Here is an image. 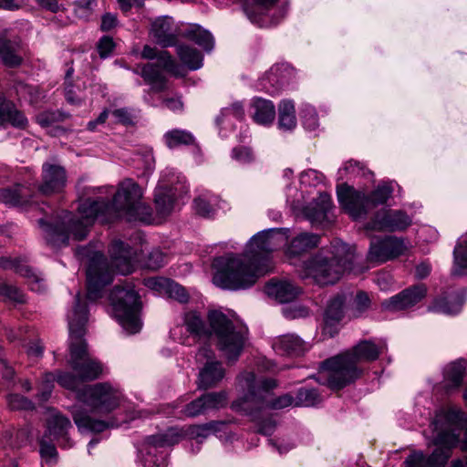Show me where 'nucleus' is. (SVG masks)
Here are the masks:
<instances>
[{
    "instance_id": "f257e3e1",
    "label": "nucleus",
    "mask_w": 467,
    "mask_h": 467,
    "mask_svg": "<svg viewBox=\"0 0 467 467\" xmlns=\"http://www.w3.org/2000/svg\"><path fill=\"white\" fill-rule=\"evenodd\" d=\"M141 197L142 191L139 184L127 179L119 184L111 202L103 198H88L79 204V216L61 211L54 220L39 219L38 224L47 244L60 247L67 244L70 236L77 241L85 239L88 227L95 219L100 220L102 223H111L119 218L150 223L152 220V210L141 201Z\"/></svg>"
},
{
    "instance_id": "f03ea898",
    "label": "nucleus",
    "mask_w": 467,
    "mask_h": 467,
    "mask_svg": "<svg viewBox=\"0 0 467 467\" xmlns=\"http://www.w3.org/2000/svg\"><path fill=\"white\" fill-rule=\"evenodd\" d=\"M67 317L71 340L68 363L76 375L59 371L57 383L65 389L78 390V400L90 407L93 412L109 413L119 406L120 392L117 389L103 382L78 389L81 383L95 380L103 372L102 364L88 354L87 342L83 339L88 308L79 293L76 295L74 306Z\"/></svg>"
},
{
    "instance_id": "7ed1b4c3",
    "label": "nucleus",
    "mask_w": 467,
    "mask_h": 467,
    "mask_svg": "<svg viewBox=\"0 0 467 467\" xmlns=\"http://www.w3.org/2000/svg\"><path fill=\"white\" fill-rule=\"evenodd\" d=\"M277 229L265 230L250 240L243 257L230 256L223 268L214 275V282L223 288L238 290L252 286L257 279L273 268L271 254L283 242Z\"/></svg>"
},
{
    "instance_id": "20e7f679",
    "label": "nucleus",
    "mask_w": 467,
    "mask_h": 467,
    "mask_svg": "<svg viewBox=\"0 0 467 467\" xmlns=\"http://www.w3.org/2000/svg\"><path fill=\"white\" fill-rule=\"evenodd\" d=\"M209 327L194 311L187 312L183 317L186 330L195 337L209 338L214 336L216 347L228 363L235 362L242 354L247 340V329L235 324L219 310H211L207 315Z\"/></svg>"
},
{
    "instance_id": "39448f33",
    "label": "nucleus",
    "mask_w": 467,
    "mask_h": 467,
    "mask_svg": "<svg viewBox=\"0 0 467 467\" xmlns=\"http://www.w3.org/2000/svg\"><path fill=\"white\" fill-rule=\"evenodd\" d=\"M111 265L101 253L96 252L89 259L87 269V298L96 301L103 296L104 287L113 281L114 270L129 275L134 269L136 252L120 240L112 242L109 249Z\"/></svg>"
},
{
    "instance_id": "423d86ee",
    "label": "nucleus",
    "mask_w": 467,
    "mask_h": 467,
    "mask_svg": "<svg viewBox=\"0 0 467 467\" xmlns=\"http://www.w3.org/2000/svg\"><path fill=\"white\" fill-rule=\"evenodd\" d=\"M382 349L369 340L359 342L348 351L322 362V377L331 389H341L358 378V363L376 360Z\"/></svg>"
},
{
    "instance_id": "0eeeda50",
    "label": "nucleus",
    "mask_w": 467,
    "mask_h": 467,
    "mask_svg": "<svg viewBox=\"0 0 467 467\" xmlns=\"http://www.w3.org/2000/svg\"><path fill=\"white\" fill-rule=\"evenodd\" d=\"M354 253L347 244L336 241L327 248H322L308 261L304 262L301 278H312L319 285H333L344 272L350 269Z\"/></svg>"
},
{
    "instance_id": "6e6552de",
    "label": "nucleus",
    "mask_w": 467,
    "mask_h": 467,
    "mask_svg": "<svg viewBox=\"0 0 467 467\" xmlns=\"http://www.w3.org/2000/svg\"><path fill=\"white\" fill-rule=\"evenodd\" d=\"M466 425L464 413L456 407L441 410L431 423L433 443L437 448L426 457L429 467H444L451 456V450L457 446L462 430Z\"/></svg>"
},
{
    "instance_id": "1a4fd4ad",
    "label": "nucleus",
    "mask_w": 467,
    "mask_h": 467,
    "mask_svg": "<svg viewBox=\"0 0 467 467\" xmlns=\"http://www.w3.org/2000/svg\"><path fill=\"white\" fill-rule=\"evenodd\" d=\"M242 380L247 390L242 400V408L247 413L252 414L254 410L264 409L283 410L295 406V399L289 393L271 398V391L278 386L275 379L257 378L254 372H245L242 375Z\"/></svg>"
},
{
    "instance_id": "9d476101",
    "label": "nucleus",
    "mask_w": 467,
    "mask_h": 467,
    "mask_svg": "<svg viewBox=\"0 0 467 467\" xmlns=\"http://www.w3.org/2000/svg\"><path fill=\"white\" fill-rule=\"evenodd\" d=\"M389 182L379 184L369 194L354 190L346 183L337 188V200L344 210L355 220L366 216L379 205L385 204L393 193Z\"/></svg>"
},
{
    "instance_id": "9b49d317",
    "label": "nucleus",
    "mask_w": 467,
    "mask_h": 467,
    "mask_svg": "<svg viewBox=\"0 0 467 467\" xmlns=\"http://www.w3.org/2000/svg\"><path fill=\"white\" fill-rule=\"evenodd\" d=\"M109 300L114 316L123 329L129 334L139 332L141 327L140 319L141 302L134 285L130 283L116 285L110 292Z\"/></svg>"
},
{
    "instance_id": "f8f14e48",
    "label": "nucleus",
    "mask_w": 467,
    "mask_h": 467,
    "mask_svg": "<svg viewBox=\"0 0 467 467\" xmlns=\"http://www.w3.org/2000/svg\"><path fill=\"white\" fill-rule=\"evenodd\" d=\"M181 439L182 434L176 429L146 437L140 449L144 467H166L165 449L178 443Z\"/></svg>"
},
{
    "instance_id": "ddd939ff",
    "label": "nucleus",
    "mask_w": 467,
    "mask_h": 467,
    "mask_svg": "<svg viewBox=\"0 0 467 467\" xmlns=\"http://www.w3.org/2000/svg\"><path fill=\"white\" fill-rule=\"evenodd\" d=\"M412 223V218L402 210L382 209L376 213L370 222L367 223L368 230L384 232H402Z\"/></svg>"
},
{
    "instance_id": "4468645a",
    "label": "nucleus",
    "mask_w": 467,
    "mask_h": 467,
    "mask_svg": "<svg viewBox=\"0 0 467 467\" xmlns=\"http://www.w3.org/2000/svg\"><path fill=\"white\" fill-rule=\"evenodd\" d=\"M213 358V352L210 347H202L198 353V360L207 359L204 367L199 373V387L209 389L214 387L224 377V368L219 361L209 360Z\"/></svg>"
},
{
    "instance_id": "2eb2a0df",
    "label": "nucleus",
    "mask_w": 467,
    "mask_h": 467,
    "mask_svg": "<svg viewBox=\"0 0 467 467\" xmlns=\"http://www.w3.org/2000/svg\"><path fill=\"white\" fill-rule=\"evenodd\" d=\"M404 248L402 240L395 236H386L371 241L368 257L370 261L386 262L400 255Z\"/></svg>"
},
{
    "instance_id": "dca6fc26",
    "label": "nucleus",
    "mask_w": 467,
    "mask_h": 467,
    "mask_svg": "<svg viewBox=\"0 0 467 467\" xmlns=\"http://www.w3.org/2000/svg\"><path fill=\"white\" fill-rule=\"evenodd\" d=\"M426 296V288L423 285H414L404 289L400 293L384 300L381 306L389 311H400L412 307Z\"/></svg>"
},
{
    "instance_id": "f3484780",
    "label": "nucleus",
    "mask_w": 467,
    "mask_h": 467,
    "mask_svg": "<svg viewBox=\"0 0 467 467\" xmlns=\"http://www.w3.org/2000/svg\"><path fill=\"white\" fill-rule=\"evenodd\" d=\"M67 183L66 170L57 164L44 163L42 166V182L38 187L41 193L48 195L61 192Z\"/></svg>"
},
{
    "instance_id": "a211bd4d",
    "label": "nucleus",
    "mask_w": 467,
    "mask_h": 467,
    "mask_svg": "<svg viewBox=\"0 0 467 467\" xmlns=\"http://www.w3.org/2000/svg\"><path fill=\"white\" fill-rule=\"evenodd\" d=\"M352 297L351 294H337L328 301L324 314L325 333L329 334L331 337L337 333L336 326L344 317L345 305Z\"/></svg>"
},
{
    "instance_id": "6ab92c4d",
    "label": "nucleus",
    "mask_w": 467,
    "mask_h": 467,
    "mask_svg": "<svg viewBox=\"0 0 467 467\" xmlns=\"http://www.w3.org/2000/svg\"><path fill=\"white\" fill-rule=\"evenodd\" d=\"M71 428L72 424L68 418L56 413L47 420V430L44 434H47L48 438L53 436L61 448L69 449L73 447V441L68 437V431Z\"/></svg>"
},
{
    "instance_id": "aec40b11",
    "label": "nucleus",
    "mask_w": 467,
    "mask_h": 467,
    "mask_svg": "<svg viewBox=\"0 0 467 467\" xmlns=\"http://www.w3.org/2000/svg\"><path fill=\"white\" fill-rule=\"evenodd\" d=\"M167 72L159 62H149L142 66H138L134 70L140 74L145 83L150 86L153 92H162L168 89V78L164 74Z\"/></svg>"
},
{
    "instance_id": "412c9836",
    "label": "nucleus",
    "mask_w": 467,
    "mask_h": 467,
    "mask_svg": "<svg viewBox=\"0 0 467 467\" xmlns=\"http://www.w3.org/2000/svg\"><path fill=\"white\" fill-rule=\"evenodd\" d=\"M19 47L20 38L14 32L5 29L0 33V57L5 66L15 67L21 64Z\"/></svg>"
},
{
    "instance_id": "4be33fe9",
    "label": "nucleus",
    "mask_w": 467,
    "mask_h": 467,
    "mask_svg": "<svg viewBox=\"0 0 467 467\" xmlns=\"http://www.w3.org/2000/svg\"><path fill=\"white\" fill-rule=\"evenodd\" d=\"M151 33L162 47H173L177 43L178 30L170 16L157 18L151 25Z\"/></svg>"
},
{
    "instance_id": "5701e85b",
    "label": "nucleus",
    "mask_w": 467,
    "mask_h": 467,
    "mask_svg": "<svg viewBox=\"0 0 467 467\" xmlns=\"http://www.w3.org/2000/svg\"><path fill=\"white\" fill-rule=\"evenodd\" d=\"M7 124L17 129H26L28 120L25 114L0 92V127H5Z\"/></svg>"
},
{
    "instance_id": "b1692460",
    "label": "nucleus",
    "mask_w": 467,
    "mask_h": 467,
    "mask_svg": "<svg viewBox=\"0 0 467 467\" xmlns=\"http://www.w3.org/2000/svg\"><path fill=\"white\" fill-rule=\"evenodd\" d=\"M265 292L268 296L284 304L296 299L300 289L290 281L272 279L266 284Z\"/></svg>"
},
{
    "instance_id": "393cba45",
    "label": "nucleus",
    "mask_w": 467,
    "mask_h": 467,
    "mask_svg": "<svg viewBox=\"0 0 467 467\" xmlns=\"http://www.w3.org/2000/svg\"><path fill=\"white\" fill-rule=\"evenodd\" d=\"M0 267L14 270L16 273L29 278L31 290L42 292L45 289L44 281L33 270L18 258L0 256Z\"/></svg>"
},
{
    "instance_id": "a878e982",
    "label": "nucleus",
    "mask_w": 467,
    "mask_h": 467,
    "mask_svg": "<svg viewBox=\"0 0 467 467\" xmlns=\"http://www.w3.org/2000/svg\"><path fill=\"white\" fill-rule=\"evenodd\" d=\"M75 424L79 431L90 432H101L108 428L118 427L119 424L113 420L104 421L93 419L83 408L75 406L72 411Z\"/></svg>"
},
{
    "instance_id": "bb28decb",
    "label": "nucleus",
    "mask_w": 467,
    "mask_h": 467,
    "mask_svg": "<svg viewBox=\"0 0 467 467\" xmlns=\"http://www.w3.org/2000/svg\"><path fill=\"white\" fill-rule=\"evenodd\" d=\"M177 191V187L159 182L155 189L154 203L156 212L161 217H166L171 213Z\"/></svg>"
},
{
    "instance_id": "cd10ccee",
    "label": "nucleus",
    "mask_w": 467,
    "mask_h": 467,
    "mask_svg": "<svg viewBox=\"0 0 467 467\" xmlns=\"http://www.w3.org/2000/svg\"><path fill=\"white\" fill-rule=\"evenodd\" d=\"M273 348L276 353L287 356H301L307 350L306 343L295 334H286L277 337Z\"/></svg>"
},
{
    "instance_id": "c85d7f7f",
    "label": "nucleus",
    "mask_w": 467,
    "mask_h": 467,
    "mask_svg": "<svg viewBox=\"0 0 467 467\" xmlns=\"http://www.w3.org/2000/svg\"><path fill=\"white\" fill-rule=\"evenodd\" d=\"M141 57L150 60L157 59L156 62L161 63L167 73H170L175 77H182L183 75L182 73L181 66L176 62V60L168 51L158 50L156 47L145 46L142 49Z\"/></svg>"
},
{
    "instance_id": "c756f323",
    "label": "nucleus",
    "mask_w": 467,
    "mask_h": 467,
    "mask_svg": "<svg viewBox=\"0 0 467 467\" xmlns=\"http://www.w3.org/2000/svg\"><path fill=\"white\" fill-rule=\"evenodd\" d=\"M320 237L315 234L302 233L294 237L286 248L289 258L299 256L315 248L319 244Z\"/></svg>"
},
{
    "instance_id": "7c9ffc66",
    "label": "nucleus",
    "mask_w": 467,
    "mask_h": 467,
    "mask_svg": "<svg viewBox=\"0 0 467 467\" xmlns=\"http://www.w3.org/2000/svg\"><path fill=\"white\" fill-rule=\"evenodd\" d=\"M30 190L22 184L0 189V202L9 206H24L30 202Z\"/></svg>"
},
{
    "instance_id": "2f4dec72",
    "label": "nucleus",
    "mask_w": 467,
    "mask_h": 467,
    "mask_svg": "<svg viewBox=\"0 0 467 467\" xmlns=\"http://www.w3.org/2000/svg\"><path fill=\"white\" fill-rule=\"evenodd\" d=\"M253 119L261 125H267L273 122L275 116V109L272 101L256 98L252 103Z\"/></svg>"
},
{
    "instance_id": "473e14b6",
    "label": "nucleus",
    "mask_w": 467,
    "mask_h": 467,
    "mask_svg": "<svg viewBox=\"0 0 467 467\" xmlns=\"http://www.w3.org/2000/svg\"><path fill=\"white\" fill-rule=\"evenodd\" d=\"M183 36L206 52H211L213 49L214 38L213 35L198 25L191 26L184 31Z\"/></svg>"
},
{
    "instance_id": "72a5a7b5",
    "label": "nucleus",
    "mask_w": 467,
    "mask_h": 467,
    "mask_svg": "<svg viewBox=\"0 0 467 467\" xmlns=\"http://www.w3.org/2000/svg\"><path fill=\"white\" fill-rule=\"evenodd\" d=\"M331 208V197L327 192L319 195L306 209V215L313 221H322Z\"/></svg>"
},
{
    "instance_id": "f704fd0d",
    "label": "nucleus",
    "mask_w": 467,
    "mask_h": 467,
    "mask_svg": "<svg viewBox=\"0 0 467 467\" xmlns=\"http://www.w3.org/2000/svg\"><path fill=\"white\" fill-rule=\"evenodd\" d=\"M287 67H275L267 73L266 77L262 79V86L271 95H275L282 88L287 81L285 79L283 73L288 71Z\"/></svg>"
},
{
    "instance_id": "c9c22d12",
    "label": "nucleus",
    "mask_w": 467,
    "mask_h": 467,
    "mask_svg": "<svg viewBox=\"0 0 467 467\" xmlns=\"http://www.w3.org/2000/svg\"><path fill=\"white\" fill-rule=\"evenodd\" d=\"M462 304V300L458 296H442L435 299L429 306V310L446 315H456L461 311Z\"/></svg>"
},
{
    "instance_id": "e433bc0d",
    "label": "nucleus",
    "mask_w": 467,
    "mask_h": 467,
    "mask_svg": "<svg viewBox=\"0 0 467 467\" xmlns=\"http://www.w3.org/2000/svg\"><path fill=\"white\" fill-rule=\"evenodd\" d=\"M177 55L181 62L190 70H197L202 67L203 57L200 51L188 45H179Z\"/></svg>"
},
{
    "instance_id": "4c0bfd02",
    "label": "nucleus",
    "mask_w": 467,
    "mask_h": 467,
    "mask_svg": "<svg viewBox=\"0 0 467 467\" xmlns=\"http://www.w3.org/2000/svg\"><path fill=\"white\" fill-rule=\"evenodd\" d=\"M278 126L291 130L296 126V109L292 100H282L278 106Z\"/></svg>"
},
{
    "instance_id": "58836bf2",
    "label": "nucleus",
    "mask_w": 467,
    "mask_h": 467,
    "mask_svg": "<svg viewBox=\"0 0 467 467\" xmlns=\"http://www.w3.org/2000/svg\"><path fill=\"white\" fill-rule=\"evenodd\" d=\"M165 144L170 149H174L182 145H192L195 143L193 135L184 130L174 129L167 131L163 135Z\"/></svg>"
},
{
    "instance_id": "ea45409f",
    "label": "nucleus",
    "mask_w": 467,
    "mask_h": 467,
    "mask_svg": "<svg viewBox=\"0 0 467 467\" xmlns=\"http://www.w3.org/2000/svg\"><path fill=\"white\" fill-rule=\"evenodd\" d=\"M223 425V422L214 420L204 424L192 425L188 429V435L196 440L198 443H202L210 434L219 431Z\"/></svg>"
},
{
    "instance_id": "a19ab883",
    "label": "nucleus",
    "mask_w": 467,
    "mask_h": 467,
    "mask_svg": "<svg viewBox=\"0 0 467 467\" xmlns=\"http://www.w3.org/2000/svg\"><path fill=\"white\" fill-rule=\"evenodd\" d=\"M295 399V407H312L321 401L320 394L314 388H300Z\"/></svg>"
},
{
    "instance_id": "79ce46f5",
    "label": "nucleus",
    "mask_w": 467,
    "mask_h": 467,
    "mask_svg": "<svg viewBox=\"0 0 467 467\" xmlns=\"http://www.w3.org/2000/svg\"><path fill=\"white\" fill-rule=\"evenodd\" d=\"M39 454L47 464H53L57 461V451L55 444L49 440L47 434L38 438Z\"/></svg>"
},
{
    "instance_id": "37998d69",
    "label": "nucleus",
    "mask_w": 467,
    "mask_h": 467,
    "mask_svg": "<svg viewBox=\"0 0 467 467\" xmlns=\"http://www.w3.org/2000/svg\"><path fill=\"white\" fill-rule=\"evenodd\" d=\"M465 368V363L462 361L451 363L446 368L444 376L451 383V387L457 388L462 384Z\"/></svg>"
},
{
    "instance_id": "c03bdc74",
    "label": "nucleus",
    "mask_w": 467,
    "mask_h": 467,
    "mask_svg": "<svg viewBox=\"0 0 467 467\" xmlns=\"http://www.w3.org/2000/svg\"><path fill=\"white\" fill-rule=\"evenodd\" d=\"M203 399L205 413L209 410H219L226 405L227 396L224 391L208 392L202 395Z\"/></svg>"
},
{
    "instance_id": "a18cd8bd",
    "label": "nucleus",
    "mask_w": 467,
    "mask_h": 467,
    "mask_svg": "<svg viewBox=\"0 0 467 467\" xmlns=\"http://www.w3.org/2000/svg\"><path fill=\"white\" fill-rule=\"evenodd\" d=\"M370 306V299L367 293L359 291L353 297L352 303L348 308L351 315L355 317L361 316Z\"/></svg>"
},
{
    "instance_id": "49530a36",
    "label": "nucleus",
    "mask_w": 467,
    "mask_h": 467,
    "mask_svg": "<svg viewBox=\"0 0 467 467\" xmlns=\"http://www.w3.org/2000/svg\"><path fill=\"white\" fill-rule=\"evenodd\" d=\"M56 380L57 381V374L47 372L43 375L37 393L40 401H47L50 398Z\"/></svg>"
},
{
    "instance_id": "de8ad7c7",
    "label": "nucleus",
    "mask_w": 467,
    "mask_h": 467,
    "mask_svg": "<svg viewBox=\"0 0 467 467\" xmlns=\"http://www.w3.org/2000/svg\"><path fill=\"white\" fill-rule=\"evenodd\" d=\"M67 116L59 110H47L38 113L36 122L43 128L63 121Z\"/></svg>"
},
{
    "instance_id": "09e8293b",
    "label": "nucleus",
    "mask_w": 467,
    "mask_h": 467,
    "mask_svg": "<svg viewBox=\"0 0 467 467\" xmlns=\"http://www.w3.org/2000/svg\"><path fill=\"white\" fill-rule=\"evenodd\" d=\"M455 267L452 271L454 275H462V270L467 269V242L460 244L454 248Z\"/></svg>"
},
{
    "instance_id": "8fccbe9b",
    "label": "nucleus",
    "mask_w": 467,
    "mask_h": 467,
    "mask_svg": "<svg viewBox=\"0 0 467 467\" xmlns=\"http://www.w3.org/2000/svg\"><path fill=\"white\" fill-rule=\"evenodd\" d=\"M164 294H166L170 298H172L182 304L187 303L190 298L189 293L186 289L171 279L169 280Z\"/></svg>"
},
{
    "instance_id": "3c124183",
    "label": "nucleus",
    "mask_w": 467,
    "mask_h": 467,
    "mask_svg": "<svg viewBox=\"0 0 467 467\" xmlns=\"http://www.w3.org/2000/svg\"><path fill=\"white\" fill-rule=\"evenodd\" d=\"M6 401L12 410H30L35 408L29 399L16 393L7 395Z\"/></svg>"
},
{
    "instance_id": "603ef678",
    "label": "nucleus",
    "mask_w": 467,
    "mask_h": 467,
    "mask_svg": "<svg viewBox=\"0 0 467 467\" xmlns=\"http://www.w3.org/2000/svg\"><path fill=\"white\" fill-rule=\"evenodd\" d=\"M300 114L303 125L306 130L312 131L318 127V118L314 107L311 105H304Z\"/></svg>"
},
{
    "instance_id": "864d4df0",
    "label": "nucleus",
    "mask_w": 467,
    "mask_h": 467,
    "mask_svg": "<svg viewBox=\"0 0 467 467\" xmlns=\"http://www.w3.org/2000/svg\"><path fill=\"white\" fill-rule=\"evenodd\" d=\"M233 116L237 119H243L244 117V109L242 102L235 101L231 106L223 108L217 117V123H221L224 118Z\"/></svg>"
},
{
    "instance_id": "5fc2aeb1",
    "label": "nucleus",
    "mask_w": 467,
    "mask_h": 467,
    "mask_svg": "<svg viewBox=\"0 0 467 467\" xmlns=\"http://www.w3.org/2000/svg\"><path fill=\"white\" fill-rule=\"evenodd\" d=\"M166 264V256L160 249H153L149 253L145 260V267L150 270H157Z\"/></svg>"
},
{
    "instance_id": "6e6d98bb",
    "label": "nucleus",
    "mask_w": 467,
    "mask_h": 467,
    "mask_svg": "<svg viewBox=\"0 0 467 467\" xmlns=\"http://www.w3.org/2000/svg\"><path fill=\"white\" fill-rule=\"evenodd\" d=\"M195 212L202 217H211L214 213L213 204L204 196H199L193 201Z\"/></svg>"
},
{
    "instance_id": "4d7b16f0",
    "label": "nucleus",
    "mask_w": 467,
    "mask_h": 467,
    "mask_svg": "<svg viewBox=\"0 0 467 467\" xmlns=\"http://www.w3.org/2000/svg\"><path fill=\"white\" fill-rule=\"evenodd\" d=\"M185 417H197L202 414H205L204 404L202 397H199L194 400L191 401L181 410Z\"/></svg>"
},
{
    "instance_id": "13d9d810",
    "label": "nucleus",
    "mask_w": 467,
    "mask_h": 467,
    "mask_svg": "<svg viewBox=\"0 0 467 467\" xmlns=\"http://www.w3.org/2000/svg\"><path fill=\"white\" fill-rule=\"evenodd\" d=\"M0 294L16 303L21 304L25 302L24 294L17 287L11 285L0 284Z\"/></svg>"
},
{
    "instance_id": "bf43d9fd",
    "label": "nucleus",
    "mask_w": 467,
    "mask_h": 467,
    "mask_svg": "<svg viewBox=\"0 0 467 467\" xmlns=\"http://www.w3.org/2000/svg\"><path fill=\"white\" fill-rule=\"evenodd\" d=\"M404 467H429L426 462V456L422 451H414L410 453L404 462Z\"/></svg>"
},
{
    "instance_id": "052dcab7",
    "label": "nucleus",
    "mask_w": 467,
    "mask_h": 467,
    "mask_svg": "<svg viewBox=\"0 0 467 467\" xmlns=\"http://www.w3.org/2000/svg\"><path fill=\"white\" fill-rule=\"evenodd\" d=\"M232 157L242 163H248L253 161V153L247 147H235L233 149Z\"/></svg>"
},
{
    "instance_id": "680f3d73",
    "label": "nucleus",
    "mask_w": 467,
    "mask_h": 467,
    "mask_svg": "<svg viewBox=\"0 0 467 467\" xmlns=\"http://www.w3.org/2000/svg\"><path fill=\"white\" fill-rule=\"evenodd\" d=\"M169 280L164 277H150L144 280V285L152 290L164 293Z\"/></svg>"
},
{
    "instance_id": "e2e57ef3",
    "label": "nucleus",
    "mask_w": 467,
    "mask_h": 467,
    "mask_svg": "<svg viewBox=\"0 0 467 467\" xmlns=\"http://www.w3.org/2000/svg\"><path fill=\"white\" fill-rule=\"evenodd\" d=\"M114 48V42L109 36H103L98 43V50L100 57H107Z\"/></svg>"
},
{
    "instance_id": "0e129e2a",
    "label": "nucleus",
    "mask_w": 467,
    "mask_h": 467,
    "mask_svg": "<svg viewBox=\"0 0 467 467\" xmlns=\"http://www.w3.org/2000/svg\"><path fill=\"white\" fill-rule=\"evenodd\" d=\"M96 0H77L75 3L76 14L78 16H87L88 13L92 9Z\"/></svg>"
},
{
    "instance_id": "69168bd1",
    "label": "nucleus",
    "mask_w": 467,
    "mask_h": 467,
    "mask_svg": "<svg viewBox=\"0 0 467 467\" xmlns=\"http://www.w3.org/2000/svg\"><path fill=\"white\" fill-rule=\"evenodd\" d=\"M162 103L167 109L174 112L182 111L183 108V103L180 96L165 98Z\"/></svg>"
},
{
    "instance_id": "338daca9",
    "label": "nucleus",
    "mask_w": 467,
    "mask_h": 467,
    "mask_svg": "<svg viewBox=\"0 0 467 467\" xmlns=\"http://www.w3.org/2000/svg\"><path fill=\"white\" fill-rule=\"evenodd\" d=\"M275 425V420L271 418L265 419L259 423L257 431L263 435L270 436L274 433Z\"/></svg>"
},
{
    "instance_id": "774afa93",
    "label": "nucleus",
    "mask_w": 467,
    "mask_h": 467,
    "mask_svg": "<svg viewBox=\"0 0 467 467\" xmlns=\"http://www.w3.org/2000/svg\"><path fill=\"white\" fill-rule=\"evenodd\" d=\"M118 24L117 16L111 13H106L101 18L100 29L102 31H109Z\"/></svg>"
}]
</instances>
